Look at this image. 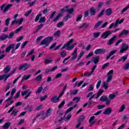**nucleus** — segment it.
<instances>
[{"label":"nucleus","instance_id":"nucleus-32","mask_svg":"<svg viewBox=\"0 0 129 129\" xmlns=\"http://www.w3.org/2000/svg\"><path fill=\"white\" fill-rule=\"evenodd\" d=\"M105 13L107 16H110V15L112 14V9H111V8L107 9L105 11Z\"/></svg>","mask_w":129,"mask_h":129},{"label":"nucleus","instance_id":"nucleus-58","mask_svg":"<svg viewBox=\"0 0 129 129\" xmlns=\"http://www.w3.org/2000/svg\"><path fill=\"white\" fill-rule=\"evenodd\" d=\"M101 85V80H99L97 82L96 84V88L97 89H98L100 87V85Z\"/></svg>","mask_w":129,"mask_h":129},{"label":"nucleus","instance_id":"nucleus-36","mask_svg":"<svg viewBox=\"0 0 129 129\" xmlns=\"http://www.w3.org/2000/svg\"><path fill=\"white\" fill-rule=\"evenodd\" d=\"M85 53V52L84 51L81 52L78 56L77 61H79V60H80V59L82 58V57L83 56V55H84Z\"/></svg>","mask_w":129,"mask_h":129},{"label":"nucleus","instance_id":"nucleus-12","mask_svg":"<svg viewBox=\"0 0 129 129\" xmlns=\"http://www.w3.org/2000/svg\"><path fill=\"white\" fill-rule=\"evenodd\" d=\"M32 94V92L29 91V90H26V91H23L21 92V94L22 96H24V95H26V96L25 97V99H27L28 97V96H30L31 94Z\"/></svg>","mask_w":129,"mask_h":129},{"label":"nucleus","instance_id":"nucleus-45","mask_svg":"<svg viewBox=\"0 0 129 129\" xmlns=\"http://www.w3.org/2000/svg\"><path fill=\"white\" fill-rule=\"evenodd\" d=\"M90 15L94 16L95 14V10L93 8H91L90 10Z\"/></svg>","mask_w":129,"mask_h":129},{"label":"nucleus","instance_id":"nucleus-39","mask_svg":"<svg viewBox=\"0 0 129 129\" xmlns=\"http://www.w3.org/2000/svg\"><path fill=\"white\" fill-rule=\"evenodd\" d=\"M126 59H127V55L123 56L121 58L118 60V62H121V61H123V62H124Z\"/></svg>","mask_w":129,"mask_h":129},{"label":"nucleus","instance_id":"nucleus-31","mask_svg":"<svg viewBox=\"0 0 129 129\" xmlns=\"http://www.w3.org/2000/svg\"><path fill=\"white\" fill-rule=\"evenodd\" d=\"M78 104H76L74 105V106L73 107H70L66 111V113H69V112H71V111H72V110H73V109H74V108H75V107H76V106H77Z\"/></svg>","mask_w":129,"mask_h":129},{"label":"nucleus","instance_id":"nucleus-23","mask_svg":"<svg viewBox=\"0 0 129 129\" xmlns=\"http://www.w3.org/2000/svg\"><path fill=\"white\" fill-rule=\"evenodd\" d=\"M115 39H116V35L114 36L113 37H112L107 42V44L109 45H111L113 42L115 40Z\"/></svg>","mask_w":129,"mask_h":129},{"label":"nucleus","instance_id":"nucleus-43","mask_svg":"<svg viewBox=\"0 0 129 129\" xmlns=\"http://www.w3.org/2000/svg\"><path fill=\"white\" fill-rule=\"evenodd\" d=\"M124 109H125V105L124 104H122V105H121L120 107V109L119 110V112H122V111H123Z\"/></svg>","mask_w":129,"mask_h":129},{"label":"nucleus","instance_id":"nucleus-29","mask_svg":"<svg viewBox=\"0 0 129 129\" xmlns=\"http://www.w3.org/2000/svg\"><path fill=\"white\" fill-rule=\"evenodd\" d=\"M11 66L10 65L6 66L4 70V73L6 74V73H8V72H10V71H11Z\"/></svg>","mask_w":129,"mask_h":129},{"label":"nucleus","instance_id":"nucleus-56","mask_svg":"<svg viewBox=\"0 0 129 129\" xmlns=\"http://www.w3.org/2000/svg\"><path fill=\"white\" fill-rule=\"evenodd\" d=\"M63 25H64V22H60L57 24V28H61V27H63Z\"/></svg>","mask_w":129,"mask_h":129},{"label":"nucleus","instance_id":"nucleus-48","mask_svg":"<svg viewBox=\"0 0 129 129\" xmlns=\"http://www.w3.org/2000/svg\"><path fill=\"white\" fill-rule=\"evenodd\" d=\"M94 89V85H90V86L89 87L88 92H89L90 91H93Z\"/></svg>","mask_w":129,"mask_h":129},{"label":"nucleus","instance_id":"nucleus-13","mask_svg":"<svg viewBox=\"0 0 129 129\" xmlns=\"http://www.w3.org/2000/svg\"><path fill=\"white\" fill-rule=\"evenodd\" d=\"M128 49V45L126 43H123L122 45L121 46V49L120 50V53H123V52L126 51Z\"/></svg>","mask_w":129,"mask_h":129},{"label":"nucleus","instance_id":"nucleus-18","mask_svg":"<svg viewBox=\"0 0 129 129\" xmlns=\"http://www.w3.org/2000/svg\"><path fill=\"white\" fill-rule=\"evenodd\" d=\"M117 92H116L114 93H112L109 95L108 97L109 99L108 100L110 101V102H111V100H112L113 99H114V98H115V97H116V95H117Z\"/></svg>","mask_w":129,"mask_h":129},{"label":"nucleus","instance_id":"nucleus-59","mask_svg":"<svg viewBox=\"0 0 129 129\" xmlns=\"http://www.w3.org/2000/svg\"><path fill=\"white\" fill-rule=\"evenodd\" d=\"M57 115H63L64 114V112L61 110H59L57 111Z\"/></svg>","mask_w":129,"mask_h":129},{"label":"nucleus","instance_id":"nucleus-54","mask_svg":"<svg viewBox=\"0 0 129 129\" xmlns=\"http://www.w3.org/2000/svg\"><path fill=\"white\" fill-rule=\"evenodd\" d=\"M41 17H42V14H40L37 15L35 19V22H38V21L40 20V18H41Z\"/></svg>","mask_w":129,"mask_h":129},{"label":"nucleus","instance_id":"nucleus-64","mask_svg":"<svg viewBox=\"0 0 129 129\" xmlns=\"http://www.w3.org/2000/svg\"><path fill=\"white\" fill-rule=\"evenodd\" d=\"M52 62V60L50 59H46L44 60L45 64H50Z\"/></svg>","mask_w":129,"mask_h":129},{"label":"nucleus","instance_id":"nucleus-60","mask_svg":"<svg viewBox=\"0 0 129 129\" xmlns=\"http://www.w3.org/2000/svg\"><path fill=\"white\" fill-rule=\"evenodd\" d=\"M81 19H82V15H79L76 19V22H80Z\"/></svg>","mask_w":129,"mask_h":129},{"label":"nucleus","instance_id":"nucleus-25","mask_svg":"<svg viewBox=\"0 0 129 129\" xmlns=\"http://www.w3.org/2000/svg\"><path fill=\"white\" fill-rule=\"evenodd\" d=\"M11 76L10 74L9 75H4L0 76V80H3V79H5V81Z\"/></svg>","mask_w":129,"mask_h":129},{"label":"nucleus","instance_id":"nucleus-63","mask_svg":"<svg viewBox=\"0 0 129 129\" xmlns=\"http://www.w3.org/2000/svg\"><path fill=\"white\" fill-rule=\"evenodd\" d=\"M43 107H44V105L41 104L36 107V109H37V110H40V109H42V108H43Z\"/></svg>","mask_w":129,"mask_h":129},{"label":"nucleus","instance_id":"nucleus-47","mask_svg":"<svg viewBox=\"0 0 129 129\" xmlns=\"http://www.w3.org/2000/svg\"><path fill=\"white\" fill-rule=\"evenodd\" d=\"M10 125H11V124L9 122H7L4 125L3 128L8 129L10 127Z\"/></svg>","mask_w":129,"mask_h":129},{"label":"nucleus","instance_id":"nucleus-35","mask_svg":"<svg viewBox=\"0 0 129 129\" xmlns=\"http://www.w3.org/2000/svg\"><path fill=\"white\" fill-rule=\"evenodd\" d=\"M8 35L3 34L0 36V41H5L6 39H8Z\"/></svg>","mask_w":129,"mask_h":129},{"label":"nucleus","instance_id":"nucleus-49","mask_svg":"<svg viewBox=\"0 0 129 129\" xmlns=\"http://www.w3.org/2000/svg\"><path fill=\"white\" fill-rule=\"evenodd\" d=\"M94 118H95V117L94 116H92V117H91L89 120V122L90 124H93V123H94V121H93L94 120Z\"/></svg>","mask_w":129,"mask_h":129},{"label":"nucleus","instance_id":"nucleus-10","mask_svg":"<svg viewBox=\"0 0 129 129\" xmlns=\"http://www.w3.org/2000/svg\"><path fill=\"white\" fill-rule=\"evenodd\" d=\"M5 102L6 103V105L5 107H9L11 104H13L14 103V101L13 100V97H11L10 98H8Z\"/></svg>","mask_w":129,"mask_h":129},{"label":"nucleus","instance_id":"nucleus-46","mask_svg":"<svg viewBox=\"0 0 129 129\" xmlns=\"http://www.w3.org/2000/svg\"><path fill=\"white\" fill-rule=\"evenodd\" d=\"M42 90H43V87L42 86L39 87L35 92L36 94H40Z\"/></svg>","mask_w":129,"mask_h":129},{"label":"nucleus","instance_id":"nucleus-44","mask_svg":"<svg viewBox=\"0 0 129 129\" xmlns=\"http://www.w3.org/2000/svg\"><path fill=\"white\" fill-rule=\"evenodd\" d=\"M101 32H94L93 35L94 38H97L98 37H99L100 35Z\"/></svg>","mask_w":129,"mask_h":129},{"label":"nucleus","instance_id":"nucleus-34","mask_svg":"<svg viewBox=\"0 0 129 129\" xmlns=\"http://www.w3.org/2000/svg\"><path fill=\"white\" fill-rule=\"evenodd\" d=\"M103 23V21H99L97 24L95 25L94 29L96 30V29H97V28H98V27L100 26Z\"/></svg>","mask_w":129,"mask_h":129},{"label":"nucleus","instance_id":"nucleus-5","mask_svg":"<svg viewBox=\"0 0 129 129\" xmlns=\"http://www.w3.org/2000/svg\"><path fill=\"white\" fill-rule=\"evenodd\" d=\"M53 111V109L52 108H48L46 113L44 112H42L39 115V116H44V115L45 114V116L43 117V119H45L46 117H48V116H50L51 114H52V112Z\"/></svg>","mask_w":129,"mask_h":129},{"label":"nucleus","instance_id":"nucleus-7","mask_svg":"<svg viewBox=\"0 0 129 129\" xmlns=\"http://www.w3.org/2000/svg\"><path fill=\"white\" fill-rule=\"evenodd\" d=\"M12 6V4L7 5L6 4H4L1 7V9L4 13H6L9 11V9L11 8Z\"/></svg>","mask_w":129,"mask_h":129},{"label":"nucleus","instance_id":"nucleus-21","mask_svg":"<svg viewBox=\"0 0 129 129\" xmlns=\"http://www.w3.org/2000/svg\"><path fill=\"white\" fill-rule=\"evenodd\" d=\"M72 55V60H75V59L77 58V48H75L74 51L73 52Z\"/></svg>","mask_w":129,"mask_h":129},{"label":"nucleus","instance_id":"nucleus-26","mask_svg":"<svg viewBox=\"0 0 129 129\" xmlns=\"http://www.w3.org/2000/svg\"><path fill=\"white\" fill-rule=\"evenodd\" d=\"M30 77H31V75H24L21 80V82H23V81H26V80H28L30 79Z\"/></svg>","mask_w":129,"mask_h":129},{"label":"nucleus","instance_id":"nucleus-9","mask_svg":"<svg viewBox=\"0 0 129 129\" xmlns=\"http://www.w3.org/2000/svg\"><path fill=\"white\" fill-rule=\"evenodd\" d=\"M30 64L29 63H24L20 65L19 67V70L21 71V70H23V71H26L27 69L30 67Z\"/></svg>","mask_w":129,"mask_h":129},{"label":"nucleus","instance_id":"nucleus-57","mask_svg":"<svg viewBox=\"0 0 129 129\" xmlns=\"http://www.w3.org/2000/svg\"><path fill=\"white\" fill-rule=\"evenodd\" d=\"M93 97H94V95H93L92 96H91L90 98V101H89L88 103H87V105L90 106L91 105V103H92V101H91V99H92V98H93Z\"/></svg>","mask_w":129,"mask_h":129},{"label":"nucleus","instance_id":"nucleus-27","mask_svg":"<svg viewBox=\"0 0 129 129\" xmlns=\"http://www.w3.org/2000/svg\"><path fill=\"white\" fill-rule=\"evenodd\" d=\"M128 32H129L128 30L125 29V30H123L122 32H121L120 33V34L119 35V37H120L123 35H125V36H126V35H127V34H128Z\"/></svg>","mask_w":129,"mask_h":129},{"label":"nucleus","instance_id":"nucleus-55","mask_svg":"<svg viewBox=\"0 0 129 129\" xmlns=\"http://www.w3.org/2000/svg\"><path fill=\"white\" fill-rule=\"evenodd\" d=\"M61 46H63V44L61 43V44H59L58 45H57L54 48V50L56 51L57 50H59V49H60V48H61Z\"/></svg>","mask_w":129,"mask_h":129},{"label":"nucleus","instance_id":"nucleus-1","mask_svg":"<svg viewBox=\"0 0 129 129\" xmlns=\"http://www.w3.org/2000/svg\"><path fill=\"white\" fill-rule=\"evenodd\" d=\"M112 74H113V70H111L107 74V80L103 84V87L104 89H108V83L110 82L111 79H112Z\"/></svg>","mask_w":129,"mask_h":129},{"label":"nucleus","instance_id":"nucleus-6","mask_svg":"<svg viewBox=\"0 0 129 129\" xmlns=\"http://www.w3.org/2000/svg\"><path fill=\"white\" fill-rule=\"evenodd\" d=\"M63 93H64V91L61 92L60 94L59 95V96H54L53 97H52V98L51 99V102H53V103H57V102L59 101V99H60V97H61V96L63 95Z\"/></svg>","mask_w":129,"mask_h":129},{"label":"nucleus","instance_id":"nucleus-50","mask_svg":"<svg viewBox=\"0 0 129 129\" xmlns=\"http://www.w3.org/2000/svg\"><path fill=\"white\" fill-rule=\"evenodd\" d=\"M46 22V18L45 17H41L39 19V23H45Z\"/></svg>","mask_w":129,"mask_h":129},{"label":"nucleus","instance_id":"nucleus-15","mask_svg":"<svg viewBox=\"0 0 129 129\" xmlns=\"http://www.w3.org/2000/svg\"><path fill=\"white\" fill-rule=\"evenodd\" d=\"M14 108H15V106H13L8 111V113H10V112H12V115H13L14 116L17 115V113H18V110H17V109L14 110Z\"/></svg>","mask_w":129,"mask_h":129},{"label":"nucleus","instance_id":"nucleus-16","mask_svg":"<svg viewBox=\"0 0 129 129\" xmlns=\"http://www.w3.org/2000/svg\"><path fill=\"white\" fill-rule=\"evenodd\" d=\"M94 53L96 55H98L99 54H104V53H105V49L103 48L97 49L95 51Z\"/></svg>","mask_w":129,"mask_h":129},{"label":"nucleus","instance_id":"nucleus-14","mask_svg":"<svg viewBox=\"0 0 129 129\" xmlns=\"http://www.w3.org/2000/svg\"><path fill=\"white\" fill-rule=\"evenodd\" d=\"M24 21V18H20V19H17L14 20L11 23V25L13 26V25H15V24H17L18 25H21L22 23H23Z\"/></svg>","mask_w":129,"mask_h":129},{"label":"nucleus","instance_id":"nucleus-62","mask_svg":"<svg viewBox=\"0 0 129 129\" xmlns=\"http://www.w3.org/2000/svg\"><path fill=\"white\" fill-rule=\"evenodd\" d=\"M28 41H26L25 42H24L22 45H21V48L23 49L24 48H25V46H26V45H27V44H28Z\"/></svg>","mask_w":129,"mask_h":129},{"label":"nucleus","instance_id":"nucleus-42","mask_svg":"<svg viewBox=\"0 0 129 129\" xmlns=\"http://www.w3.org/2000/svg\"><path fill=\"white\" fill-rule=\"evenodd\" d=\"M104 92V91L103 90H100L97 94V98H98Z\"/></svg>","mask_w":129,"mask_h":129},{"label":"nucleus","instance_id":"nucleus-28","mask_svg":"<svg viewBox=\"0 0 129 129\" xmlns=\"http://www.w3.org/2000/svg\"><path fill=\"white\" fill-rule=\"evenodd\" d=\"M118 21L119 20H117L115 23H111L109 27V29H111L113 27H114L115 28V27H117L118 25Z\"/></svg>","mask_w":129,"mask_h":129},{"label":"nucleus","instance_id":"nucleus-41","mask_svg":"<svg viewBox=\"0 0 129 129\" xmlns=\"http://www.w3.org/2000/svg\"><path fill=\"white\" fill-rule=\"evenodd\" d=\"M93 72L91 71L90 72H85L84 74V76H87V77H89V76H91Z\"/></svg>","mask_w":129,"mask_h":129},{"label":"nucleus","instance_id":"nucleus-52","mask_svg":"<svg viewBox=\"0 0 129 129\" xmlns=\"http://www.w3.org/2000/svg\"><path fill=\"white\" fill-rule=\"evenodd\" d=\"M67 12L69 14H70V15H72V14H73V12H74V9L73 8H68Z\"/></svg>","mask_w":129,"mask_h":129},{"label":"nucleus","instance_id":"nucleus-51","mask_svg":"<svg viewBox=\"0 0 129 129\" xmlns=\"http://www.w3.org/2000/svg\"><path fill=\"white\" fill-rule=\"evenodd\" d=\"M20 46H21V43H18L16 47H15V44H14V46H13V51H14L15 52V50H17V49H18L19 48V47H20Z\"/></svg>","mask_w":129,"mask_h":129},{"label":"nucleus","instance_id":"nucleus-30","mask_svg":"<svg viewBox=\"0 0 129 129\" xmlns=\"http://www.w3.org/2000/svg\"><path fill=\"white\" fill-rule=\"evenodd\" d=\"M61 35V31L60 30H57L53 34L54 37L55 38H58V37H60Z\"/></svg>","mask_w":129,"mask_h":129},{"label":"nucleus","instance_id":"nucleus-37","mask_svg":"<svg viewBox=\"0 0 129 129\" xmlns=\"http://www.w3.org/2000/svg\"><path fill=\"white\" fill-rule=\"evenodd\" d=\"M59 54L62 57H64L67 55V52L65 50H61L59 52Z\"/></svg>","mask_w":129,"mask_h":129},{"label":"nucleus","instance_id":"nucleus-8","mask_svg":"<svg viewBox=\"0 0 129 129\" xmlns=\"http://www.w3.org/2000/svg\"><path fill=\"white\" fill-rule=\"evenodd\" d=\"M100 101L102 102H106V105H109V104H110V100H109L106 96H101L100 98Z\"/></svg>","mask_w":129,"mask_h":129},{"label":"nucleus","instance_id":"nucleus-22","mask_svg":"<svg viewBox=\"0 0 129 129\" xmlns=\"http://www.w3.org/2000/svg\"><path fill=\"white\" fill-rule=\"evenodd\" d=\"M89 26V24L87 23H85L82 24V25L79 26L78 29H87Z\"/></svg>","mask_w":129,"mask_h":129},{"label":"nucleus","instance_id":"nucleus-33","mask_svg":"<svg viewBox=\"0 0 129 129\" xmlns=\"http://www.w3.org/2000/svg\"><path fill=\"white\" fill-rule=\"evenodd\" d=\"M34 49H32L28 52V53L27 54L25 58V60L26 61H28L29 60V59L27 58V57H28V56H31V55H32V54H34Z\"/></svg>","mask_w":129,"mask_h":129},{"label":"nucleus","instance_id":"nucleus-24","mask_svg":"<svg viewBox=\"0 0 129 129\" xmlns=\"http://www.w3.org/2000/svg\"><path fill=\"white\" fill-rule=\"evenodd\" d=\"M57 68H58V67L57 66H55L54 67H53L51 69H47L45 71V72L47 74L49 73V72H53V71H55V70H56Z\"/></svg>","mask_w":129,"mask_h":129},{"label":"nucleus","instance_id":"nucleus-2","mask_svg":"<svg viewBox=\"0 0 129 129\" xmlns=\"http://www.w3.org/2000/svg\"><path fill=\"white\" fill-rule=\"evenodd\" d=\"M74 41V39H73L70 40L68 42V43L64 44L61 47V50H63L65 49V48H67V50H68L69 51H71V50H72V49H74V47H75V46H76V45L77 44V42H75L74 44L71 45V44H72V43H73Z\"/></svg>","mask_w":129,"mask_h":129},{"label":"nucleus","instance_id":"nucleus-11","mask_svg":"<svg viewBox=\"0 0 129 129\" xmlns=\"http://www.w3.org/2000/svg\"><path fill=\"white\" fill-rule=\"evenodd\" d=\"M112 34V31H106L102 34V35L101 36V38H102V39H106V38H108L109 35H111Z\"/></svg>","mask_w":129,"mask_h":129},{"label":"nucleus","instance_id":"nucleus-53","mask_svg":"<svg viewBox=\"0 0 129 129\" xmlns=\"http://www.w3.org/2000/svg\"><path fill=\"white\" fill-rule=\"evenodd\" d=\"M80 97H76L75 98L73 99V101H75V102H79V101H80Z\"/></svg>","mask_w":129,"mask_h":129},{"label":"nucleus","instance_id":"nucleus-3","mask_svg":"<svg viewBox=\"0 0 129 129\" xmlns=\"http://www.w3.org/2000/svg\"><path fill=\"white\" fill-rule=\"evenodd\" d=\"M70 6L68 5V6H66L60 9L61 13L58 14L55 17V18H54V19L52 20V21L57 22V20H59V19H60V18H61L62 16H63V13H65V12H67V10H68V9H70Z\"/></svg>","mask_w":129,"mask_h":129},{"label":"nucleus","instance_id":"nucleus-61","mask_svg":"<svg viewBox=\"0 0 129 129\" xmlns=\"http://www.w3.org/2000/svg\"><path fill=\"white\" fill-rule=\"evenodd\" d=\"M84 82L83 81H82L81 82H80L79 83H76L75 84V86H78L79 87V86H80Z\"/></svg>","mask_w":129,"mask_h":129},{"label":"nucleus","instance_id":"nucleus-38","mask_svg":"<svg viewBox=\"0 0 129 129\" xmlns=\"http://www.w3.org/2000/svg\"><path fill=\"white\" fill-rule=\"evenodd\" d=\"M92 61H93L95 64L98 63V61H99V56H96L95 57H93L92 59Z\"/></svg>","mask_w":129,"mask_h":129},{"label":"nucleus","instance_id":"nucleus-17","mask_svg":"<svg viewBox=\"0 0 129 129\" xmlns=\"http://www.w3.org/2000/svg\"><path fill=\"white\" fill-rule=\"evenodd\" d=\"M112 111V109L111 107L106 108L105 111L103 112L105 115H109Z\"/></svg>","mask_w":129,"mask_h":129},{"label":"nucleus","instance_id":"nucleus-40","mask_svg":"<svg viewBox=\"0 0 129 129\" xmlns=\"http://www.w3.org/2000/svg\"><path fill=\"white\" fill-rule=\"evenodd\" d=\"M47 98H48V95H46L43 96H40L39 97V100L40 101H44V100H46V99H47Z\"/></svg>","mask_w":129,"mask_h":129},{"label":"nucleus","instance_id":"nucleus-19","mask_svg":"<svg viewBox=\"0 0 129 129\" xmlns=\"http://www.w3.org/2000/svg\"><path fill=\"white\" fill-rule=\"evenodd\" d=\"M11 50H12V53H14V52H15V50H14V44H11L9 46L6 48L5 52L6 53H9V52H10Z\"/></svg>","mask_w":129,"mask_h":129},{"label":"nucleus","instance_id":"nucleus-20","mask_svg":"<svg viewBox=\"0 0 129 129\" xmlns=\"http://www.w3.org/2000/svg\"><path fill=\"white\" fill-rule=\"evenodd\" d=\"M71 116H72L71 114H69L68 115H67V113H66V114L63 116V118L64 120H65V121H66L67 122H68V121L70 120V118H71Z\"/></svg>","mask_w":129,"mask_h":129},{"label":"nucleus","instance_id":"nucleus-4","mask_svg":"<svg viewBox=\"0 0 129 129\" xmlns=\"http://www.w3.org/2000/svg\"><path fill=\"white\" fill-rule=\"evenodd\" d=\"M53 40V38L52 36H48L41 42L40 45H44V47H47L50 44V42H52Z\"/></svg>","mask_w":129,"mask_h":129}]
</instances>
